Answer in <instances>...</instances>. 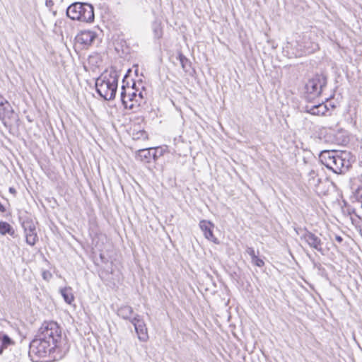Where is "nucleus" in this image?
I'll list each match as a JSON object with an SVG mask.
<instances>
[{"label":"nucleus","instance_id":"obj_1","mask_svg":"<svg viewBox=\"0 0 362 362\" xmlns=\"http://www.w3.org/2000/svg\"><path fill=\"white\" fill-rule=\"evenodd\" d=\"M37 335L55 346L60 355L64 354L69 349L66 336L62 335V328L56 322H44L39 328Z\"/></svg>","mask_w":362,"mask_h":362},{"label":"nucleus","instance_id":"obj_2","mask_svg":"<svg viewBox=\"0 0 362 362\" xmlns=\"http://www.w3.org/2000/svg\"><path fill=\"white\" fill-rule=\"evenodd\" d=\"M320 158L327 168L337 174H344L351 166L350 153L346 151H321Z\"/></svg>","mask_w":362,"mask_h":362},{"label":"nucleus","instance_id":"obj_3","mask_svg":"<svg viewBox=\"0 0 362 362\" xmlns=\"http://www.w3.org/2000/svg\"><path fill=\"white\" fill-rule=\"evenodd\" d=\"M29 356L33 362H39L41 359L49 358L56 360L62 355L58 354V349L48 341H45L38 335L30 341L29 346Z\"/></svg>","mask_w":362,"mask_h":362},{"label":"nucleus","instance_id":"obj_4","mask_svg":"<svg viewBox=\"0 0 362 362\" xmlns=\"http://www.w3.org/2000/svg\"><path fill=\"white\" fill-rule=\"evenodd\" d=\"M119 76L116 71H105L95 81V88L98 95L106 100L115 98Z\"/></svg>","mask_w":362,"mask_h":362},{"label":"nucleus","instance_id":"obj_5","mask_svg":"<svg viewBox=\"0 0 362 362\" xmlns=\"http://www.w3.org/2000/svg\"><path fill=\"white\" fill-rule=\"evenodd\" d=\"M66 16L72 20L90 23L94 21V8L90 4L75 2L68 6Z\"/></svg>","mask_w":362,"mask_h":362},{"label":"nucleus","instance_id":"obj_6","mask_svg":"<svg viewBox=\"0 0 362 362\" xmlns=\"http://www.w3.org/2000/svg\"><path fill=\"white\" fill-rule=\"evenodd\" d=\"M327 79L323 74H316L309 79L305 84V89L308 94L313 97L321 95L323 88L327 86Z\"/></svg>","mask_w":362,"mask_h":362},{"label":"nucleus","instance_id":"obj_7","mask_svg":"<svg viewBox=\"0 0 362 362\" xmlns=\"http://www.w3.org/2000/svg\"><path fill=\"white\" fill-rule=\"evenodd\" d=\"M300 230L303 232L300 239L303 240L311 248L324 255L323 243L321 239L306 228L300 229Z\"/></svg>","mask_w":362,"mask_h":362},{"label":"nucleus","instance_id":"obj_8","mask_svg":"<svg viewBox=\"0 0 362 362\" xmlns=\"http://www.w3.org/2000/svg\"><path fill=\"white\" fill-rule=\"evenodd\" d=\"M134 83L132 87H126L124 84L122 86L120 97L125 109L134 110L135 107L134 100L137 98V93L134 90Z\"/></svg>","mask_w":362,"mask_h":362},{"label":"nucleus","instance_id":"obj_9","mask_svg":"<svg viewBox=\"0 0 362 362\" xmlns=\"http://www.w3.org/2000/svg\"><path fill=\"white\" fill-rule=\"evenodd\" d=\"M21 226L24 230L26 243L33 246L38 240L35 223L27 218L21 223Z\"/></svg>","mask_w":362,"mask_h":362},{"label":"nucleus","instance_id":"obj_10","mask_svg":"<svg viewBox=\"0 0 362 362\" xmlns=\"http://www.w3.org/2000/svg\"><path fill=\"white\" fill-rule=\"evenodd\" d=\"M163 154V150L160 147L140 149L136 153V158L141 161L149 163L151 158L156 160Z\"/></svg>","mask_w":362,"mask_h":362},{"label":"nucleus","instance_id":"obj_11","mask_svg":"<svg viewBox=\"0 0 362 362\" xmlns=\"http://www.w3.org/2000/svg\"><path fill=\"white\" fill-rule=\"evenodd\" d=\"M135 329L138 338L141 341H146L148 339V331L146 325L143 320L142 317L136 314L131 322Z\"/></svg>","mask_w":362,"mask_h":362},{"label":"nucleus","instance_id":"obj_12","mask_svg":"<svg viewBox=\"0 0 362 362\" xmlns=\"http://www.w3.org/2000/svg\"><path fill=\"white\" fill-rule=\"evenodd\" d=\"M96 37V33L92 30H82L76 35V40L84 47H88L93 43Z\"/></svg>","mask_w":362,"mask_h":362},{"label":"nucleus","instance_id":"obj_13","mask_svg":"<svg viewBox=\"0 0 362 362\" xmlns=\"http://www.w3.org/2000/svg\"><path fill=\"white\" fill-rule=\"evenodd\" d=\"M307 185L308 187L317 190L321 182V178L319 177L316 166H311L306 175Z\"/></svg>","mask_w":362,"mask_h":362},{"label":"nucleus","instance_id":"obj_14","mask_svg":"<svg viewBox=\"0 0 362 362\" xmlns=\"http://www.w3.org/2000/svg\"><path fill=\"white\" fill-rule=\"evenodd\" d=\"M199 227L202 231L203 232L204 237L206 239L215 243H218L217 238L214 236L213 233L214 225L211 221L206 220H202L199 222Z\"/></svg>","mask_w":362,"mask_h":362},{"label":"nucleus","instance_id":"obj_15","mask_svg":"<svg viewBox=\"0 0 362 362\" xmlns=\"http://www.w3.org/2000/svg\"><path fill=\"white\" fill-rule=\"evenodd\" d=\"M328 110L327 105L323 103L312 106L307 105L305 107V111L307 113L316 116H324Z\"/></svg>","mask_w":362,"mask_h":362},{"label":"nucleus","instance_id":"obj_16","mask_svg":"<svg viewBox=\"0 0 362 362\" xmlns=\"http://www.w3.org/2000/svg\"><path fill=\"white\" fill-rule=\"evenodd\" d=\"M13 112V109L9 103L2 97L0 99V119H4L6 117L10 118Z\"/></svg>","mask_w":362,"mask_h":362},{"label":"nucleus","instance_id":"obj_17","mask_svg":"<svg viewBox=\"0 0 362 362\" xmlns=\"http://www.w3.org/2000/svg\"><path fill=\"white\" fill-rule=\"evenodd\" d=\"M133 313V308L131 306L127 305L120 306L117 311V314L119 317L126 320H129L130 322L132 321Z\"/></svg>","mask_w":362,"mask_h":362},{"label":"nucleus","instance_id":"obj_18","mask_svg":"<svg viewBox=\"0 0 362 362\" xmlns=\"http://www.w3.org/2000/svg\"><path fill=\"white\" fill-rule=\"evenodd\" d=\"M0 234L2 235H9L13 238L18 237L14 228L6 221H0Z\"/></svg>","mask_w":362,"mask_h":362},{"label":"nucleus","instance_id":"obj_19","mask_svg":"<svg viewBox=\"0 0 362 362\" xmlns=\"http://www.w3.org/2000/svg\"><path fill=\"white\" fill-rule=\"evenodd\" d=\"M13 344H14V341L6 333L0 332V355L3 354L5 349Z\"/></svg>","mask_w":362,"mask_h":362},{"label":"nucleus","instance_id":"obj_20","mask_svg":"<svg viewBox=\"0 0 362 362\" xmlns=\"http://www.w3.org/2000/svg\"><path fill=\"white\" fill-rule=\"evenodd\" d=\"M177 59L180 61L181 66L184 71L189 72L192 69V64L190 61L181 52H178Z\"/></svg>","mask_w":362,"mask_h":362},{"label":"nucleus","instance_id":"obj_21","mask_svg":"<svg viewBox=\"0 0 362 362\" xmlns=\"http://www.w3.org/2000/svg\"><path fill=\"white\" fill-rule=\"evenodd\" d=\"M60 293L65 300L68 304H71V303L74 300V296L72 293V289L71 287H65L64 288L60 289Z\"/></svg>","mask_w":362,"mask_h":362},{"label":"nucleus","instance_id":"obj_22","mask_svg":"<svg viewBox=\"0 0 362 362\" xmlns=\"http://www.w3.org/2000/svg\"><path fill=\"white\" fill-rule=\"evenodd\" d=\"M250 259H251L250 262L259 267H262L264 264V261L262 259L257 257L255 255L254 250H250Z\"/></svg>","mask_w":362,"mask_h":362},{"label":"nucleus","instance_id":"obj_23","mask_svg":"<svg viewBox=\"0 0 362 362\" xmlns=\"http://www.w3.org/2000/svg\"><path fill=\"white\" fill-rule=\"evenodd\" d=\"M42 276L43 279L46 280V281H49L52 277V274L48 270H43L42 272Z\"/></svg>","mask_w":362,"mask_h":362},{"label":"nucleus","instance_id":"obj_24","mask_svg":"<svg viewBox=\"0 0 362 362\" xmlns=\"http://www.w3.org/2000/svg\"><path fill=\"white\" fill-rule=\"evenodd\" d=\"M153 32L155 33V36L156 38H160L161 37V35H162V31H161V29L159 27V25H156L153 28Z\"/></svg>","mask_w":362,"mask_h":362},{"label":"nucleus","instance_id":"obj_25","mask_svg":"<svg viewBox=\"0 0 362 362\" xmlns=\"http://www.w3.org/2000/svg\"><path fill=\"white\" fill-rule=\"evenodd\" d=\"M356 195L362 200V183L357 187Z\"/></svg>","mask_w":362,"mask_h":362},{"label":"nucleus","instance_id":"obj_26","mask_svg":"<svg viewBox=\"0 0 362 362\" xmlns=\"http://www.w3.org/2000/svg\"><path fill=\"white\" fill-rule=\"evenodd\" d=\"M142 100H140V99L139 98H136V99L134 100V103L137 106H139L141 103Z\"/></svg>","mask_w":362,"mask_h":362},{"label":"nucleus","instance_id":"obj_27","mask_svg":"<svg viewBox=\"0 0 362 362\" xmlns=\"http://www.w3.org/2000/svg\"><path fill=\"white\" fill-rule=\"evenodd\" d=\"M335 240L339 243H341L343 241V238L340 235H336Z\"/></svg>","mask_w":362,"mask_h":362},{"label":"nucleus","instance_id":"obj_28","mask_svg":"<svg viewBox=\"0 0 362 362\" xmlns=\"http://www.w3.org/2000/svg\"><path fill=\"white\" fill-rule=\"evenodd\" d=\"M319 47H318V45L317 44H313L312 46H311V49L312 51H314V50H316V49H318Z\"/></svg>","mask_w":362,"mask_h":362},{"label":"nucleus","instance_id":"obj_29","mask_svg":"<svg viewBox=\"0 0 362 362\" xmlns=\"http://www.w3.org/2000/svg\"><path fill=\"white\" fill-rule=\"evenodd\" d=\"M9 192L11 193V194H15L16 193V190L15 189V188L13 187H10L9 188Z\"/></svg>","mask_w":362,"mask_h":362},{"label":"nucleus","instance_id":"obj_30","mask_svg":"<svg viewBox=\"0 0 362 362\" xmlns=\"http://www.w3.org/2000/svg\"><path fill=\"white\" fill-rule=\"evenodd\" d=\"M300 229H301L300 228H295V230H296V232L297 233V234H298V235H302V233H303V232H302V230H300Z\"/></svg>","mask_w":362,"mask_h":362},{"label":"nucleus","instance_id":"obj_31","mask_svg":"<svg viewBox=\"0 0 362 362\" xmlns=\"http://www.w3.org/2000/svg\"><path fill=\"white\" fill-rule=\"evenodd\" d=\"M137 98H139L140 99V100H143V94L141 92H140L139 94H137Z\"/></svg>","mask_w":362,"mask_h":362},{"label":"nucleus","instance_id":"obj_32","mask_svg":"<svg viewBox=\"0 0 362 362\" xmlns=\"http://www.w3.org/2000/svg\"><path fill=\"white\" fill-rule=\"evenodd\" d=\"M3 96L0 95V99L2 98Z\"/></svg>","mask_w":362,"mask_h":362}]
</instances>
